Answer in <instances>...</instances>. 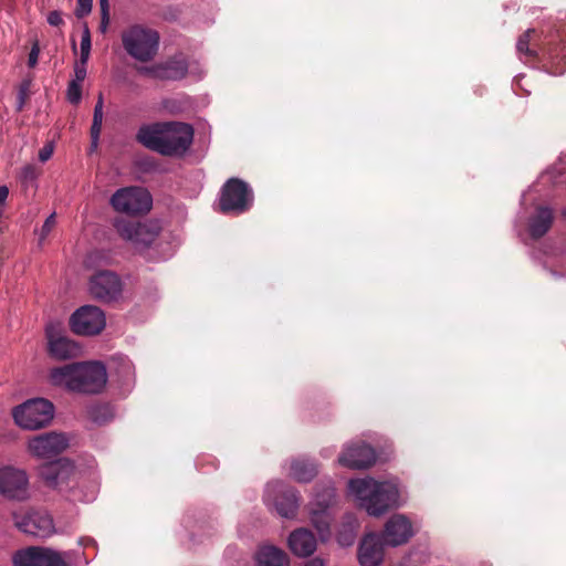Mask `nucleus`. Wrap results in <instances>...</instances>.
<instances>
[{
  "label": "nucleus",
  "instance_id": "nucleus-1",
  "mask_svg": "<svg viewBox=\"0 0 566 566\" xmlns=\"http://www.w3.org/2000/svg\"><path fill=\"white\" fill-rule=\"evenodd\" d=\"M348 493L360 507L375 517L403 504L399 483L395 479L384 481L373 478L353 479L348 482Z\"/></svg>",
  "mask_w": 566,
  "mask_h": 566
},
{
  "label": "nucleus",
  "instance_id": "nucleus-2",
  "mask_svg": "<svg viewBox=\"0 0 566 566\" xmlns=\"http://www.w3.org/2000/svg\"><path fill=\"white\" fill-rule=\"evenodd\" d=\"M136 139L161 155L180 157L192 144L193 128L181 122L154 123L142 126Z\"/></svg>",
  "mask_w": 566,
  "mask_h": 566
},
{
  "label": "nucleus",
  "instance_id": "nucleus-3",
  "mask_svg": "<svg viewBox=\"0 0 566 566\" xmlns=\"http://www.w3.org/2000/svg\"><path fill=\"white\" fill-rule=\"evenodd\" d=\"M122 43L129 56L139 61H151L159 46L158 33L143 25H132L122 33Z\"/></svg>",
  "mask_w": 566,
  "mask_h": 566
},
{
  "label": "nucleus",
  "instance_id": "nucleus-4",
  "mask_svg": "<svg viewBox=\"0 0 566 566\" xmlns=\"http://www.w3.org/2000/svg\"><path fill=\"white\" fill-rule=\"evenodd\" d=\"M15 423L25 430H39L52 421L54 406L44 398L30 399L12 411Z\"/></svg>",
  "mask_w": 566,
  "mask_h": 566
},
{
  "label": "nucleus",
  "instance_id": "nucleus-5",
  "mask_svg": "<svg viewBox=\"0 0 566 566\" xmlns=\"http://www.w3.org/2000/svg\"><path fill=\"white\" fill-rule=\"evenodd\" d=\"M334 504L335 491L334 488L328 485L322 491H317L307 506L310 521L322 542H326L331 537L332 507Z\"/></svg>",
  "mask_w": 566,
  "mask_h": 566
},
{
  "label": "nucleus",
  "instance_id": "nucleus-6",
  "mask_svg": "<svg viewBox=\"0 0 566 566\" xmlns=\"http://www.w3.org/2000/svg\"><path fill=\"white\" fill-rule=\"evenodd\" d=\"M111 206L115 211L125 214L146 213L151 209L150 193L142 187H125L111 197Z\"/></svg>",
  "mask_w": 566,
  "mask_h": 566
},
{
  "label": "nucleus",
  "instance_id": "nucleus-7",
  "mask_svg": "<svg viewBox=\"0 0 566 566\" xmlns=\"http://www.w3.org/2000/svg\"><path fill=\"white\" fill-rule=\"evenodd\" d=\"M114 226L120 238L130 242L137 250L149 247L160 231V227L156 221L133 222L119 218L116 219Z\"/></svg>",
  "mask_w": 566,
  "mask_h": 566
},
{
  "label": "nucleus",
  "instance_id": "nucleus-8",
  "mask_svg": "<svg viewBox=\"0 0 566 566\" xmlns=\"http://www.w3.org/2000/svg\"><path fill=\"white\" fill-rule=\"evenodd\" d=\"M252 200L250 187L240 179L231 178L222 188L220 210L241 213L250 208Z\"/></svg>",
  "mask_w": 566,
  "mask_h": 566
},
{
  "label": "nucleus",
  "instance_id": "nucleus-9",
  "mask_svg": "<svg viewBox=\"0 0 566 566\" xmlns=\"http://www.w3.org/2000/svg\"><path fill=\"white\" fill-rule=\"evenodd\" d=\"M418 532V526L405 514H392L385 523L382 537L385 544L390 547L406 545Z\"/></svg>",
  "mask_w": 566,
  "mask_h": 566
},
{
  "label": "nucleus",
  "instance_id": "nucleus-10",
  "mask_svg": "<svg viewBox=\"0 0 566 566\" xmlns=\"http://www.w3.org/2000/svg\"><path fill=\"white\" fill-rule=\"evenodd\" d=\"M90 294L105 303L116 301L123 291L119 276L111 271H99L91 276L88 282Z\"/></svg>",
  "mask_w": 566,
  "mask_h": 566
},
{
  "label": "nucleus",
  "instance_id": "nucleus-11",
  "mask_svg": "<svg viewBox=\"0 0 566 566\" xmlns=\"http://www.w3.org/2000/svg\"><path fill=\"white\" fill-rule=\"evenodd\" d=\"M106 325L104 312L97 306L85 305L71 317V327L78 335L99 334Z\"/></svg>",
  "mask_w": 566,
  "mask_h": 566
},
{
  "label": "nucleus",
  "instance_id": "nucleus-12",
  "mask_svg": "<svg viewBox=\"0 0 566 566\" xmlns=\"http://www.w3.org/2000/svg\"><path fill=\"white\" fill-rule=\"evenodd\" d=\"M78 392L98 394L107 382L106 368L98 361L77 363Z\"/></svg>",
  "mask_w": 566,
  "mask_h": 566
},
{
  "label": "nucleus",
  "instance_id": "nucleus-13",
  "mask_svg": "<svg viewBox=\"0 0 566 566\" xmlns=\"http://www.w3.org/2000/svg\"><path fill=\"white\" fill-rule=\"evenodd\" d=\"M69 447V439L64 433L48 432L35 436L28 441V451L35 458L50 459L59 455Z\"/></svg>",
  "mask_w": 566,
  "mask_h": 566
},
{
  "label": "nucleus",
  "instance_id": "nucleus-14",
  "mask_svg": "<svg viewBox=\"0 0 566 566\" xmlns=\"http://www.w3.org/2000/svg\"><path fill=\"white\" fill-rule=\"evenodd\" d=\"M14 525L23 533L48 537L54 533L52 517L46 512L29 511L13 514Z\"/></svg>",
  "mask_w": 566,
  "mask_h": 566
},
{
  "label": "nucleus",
  "instance_id": "nucleus-15",
  "mask_svg": "<svg viewBox=\"0 0 566 566\" xmlns=\"http://www.w3.org/2000/svg\"><path fill=\"white\" fill-rule=\"evenodd\" d=\"M29 479L24 470L11 467H0V494L12 500L27 497Z\"/></svg>",
  "mask_w": 566,
  "mask_h": 566
},
{
  "label": "nucleus",
  "instance_id": "nucleus-16",
  "mask_svg": "<svg viewBox=\"0 0 566 566\" xmlns=\"http://www.w3.org/2000/svg\"><path fill=\"white\" fill-rule=\"evenodd\" d=\"M12 562L14 566H67L59 553L42 547L18 551Z\"/></svg>",
  "mask_w": 566,
  "mask_h": 566
},
{
  "label": "nucleus",
  "instance_id": "nucleus-17",
  "mask_svg": "<svg viewBox=\"0 0 566 566\" xmlns=\"http://www.w3.org/2000/svg\"><path fill=\"white\" fill-rule=\"evenodd\" d=\"M39 475L50 488L63 490L76 476V472L71 461L61 459L41 465Z\"/></svg>",
  "mask_w": 566,
  "mask_h": 566
},
{
  "label": "nucleus",
  "instance_id": "nucleus-18",
  "mask_svg": "<svg viewBox=\"0 0 566 566\" xmlns=\"http://www.w3.org/2000/svg\"><path fill=\"white\" fill-rule=\"evenodd\" d=\"M49 354L57 360L76 358L81 354V347L69 337L61 335L53 326L46 328Z\"/></svg>",
  "mask_w": 566,
  "mask_h": 566
},
{
  "label": "nucleus",
  "instance_id": "nucleus-19",
  "mask_svg": "<svg viewBox=\"0 0 566 566\" xmlns=\"http://www.w3.org/2000/svg\"><path fill=\"white\" fill-rule=\"evenodd\" d=\"M385 546H387L377 533L365 535L358 547V562L361 566H379L384 560Z\"/></svg>",
  "mask_w": 566,
  "mask_h": 566
},
{
  "label": "nucleus",
  "instance_id": "nucleus-20",
  "mask_svg": "<svg viewBox=\"0 0 566 566\" xmlns=\"http://www.w3.org/2000/svg\"><path fill=\"white\" fill-rule=\"evenodd\" d=\"M376 461L375 451L365 443H353L345 447L338 462L350 469H364Z\"/></svg>",
  "mask_w": 566,
  "mask_h": 566
},
{
  "label": "nucleus",
  "instance_id": "nucleus-21",
  "mask_svg": "<svg viewBox=\"0 0 566 566\" xmlns=\"http://www.w3.org/2000/svg\"><path fill=\"white\" fill-rule=\"evenodd\" d=\"M283 485L280 482L269 483L265 489V501L268 503L273 501L277 513L286 518L294 517L300 505V500L294 491L284 492L280 501H274L272 497L276 492H282Z\"/></svg>",
  "mask_w": 566,
  "mask_h": 566
},
{
  "label": "nucleus",
  "instance_id": "nucleus-22",
  "mask_svg": "<svg viewBox=\"0 0 566 566\" xmlns=\"http://www.w3.org/2000/svg\"><path fill=\"white\" fill-rule=\"evenodd\" d=\"M290 551L297 557H308L317 549V539L308 528L294 530L287 537Z\"/></svg>",
  "mask_w": 566,
  "mask_h": 566
},
{
  "label": "nucleus",
  "instance_id": "nucleus-23",
  "mask_svg": "<svg viewBox=\"0 0 566 566\" xmlns=\"http://www.w3.org/2000/svg\"><path fill=\"white\" fill-rule=\"evenodd\" d=\"M77 369V363L51 368L48 374V381L53 387L78 392Z\"/></svg>",
  "mask_w": 566,
  "mask_h": 566
},
{
  "label": "nucleus",
  "instance_id": "nucleus-24",
  "mask_svg": "<svg viewBox=\"0 0 566 566\" xmlns=\"http://www.w3.org/2000/svg\"><path fill=\"white\" fill-rule=\"evenodd\" d=\"M255 560L259 566H290L289 555L273 545L261 546L255 554Z\"/></svg>",
  "mask_w": 566,
  "mask_h": 566
},
{
  "label": "nucleus",
  "instance_id": "nucleus-25",
  "mask_svg": "<svg viewBox=\"0 0 566 566\" xmlns=\"http://www.w3.org/2000/svg\"><path fill=\"white\" fill-rule=\"evenodd\" d=\"M553 222V212L549 208L539 207L536 210L535 216H533L530 220V233L533 238L543 237L548 229L551 228Z\"/></svg>",
  "mask_w": 566,
  "mask_h": 566
},
{
  "label": "nucleus",
  "instance_id": "nucleus-26",
  "mask_svg": "<svg viewBox=\"0 0 566 566\" xmlns=\"http://www.w3.org/2000/svg\"><path fill=\"white\" fill-rule=\"evenodd\" d=\"M316 473L317 470L315 464L308 460L297 459L291 464V475L298 482H308L316 475Z\"/></svg>",
  "mask_w": 566,
  "mask_h": 566
},
{
  "label": "nucleus",
  "instance_id": "nucleus-27",
  "mask_svg": "<svg viewBox=\"0 0 566 566\" xmlns=\"http://www.w3.org/2000/svg\"><path fill=\"white\" fill-rule=\"evenodd\" d=\"M357 521L352 518L337 534V543L343 546H352L356 538Z\"/></svg>",
  "mask_w": 566,
  "mask_h": 566
},
{
  "label": "nucleus",
  "instance_id": "nucleus-28",
  "mask_svg": "<svg viewBox=\"0 0 566 566\" xmlns=\"http://www.w3.org/2000/svg\"><path fill=\"white\" fill-rule=\"evenodd\" d=\"M187 70H188V66L185 61H174V62L168 63L163 69V74H160V76H163L165 78H170V80H179L186 75Z\"/></svg>",
  "mask_w": 566,
  "mask_h": 566
},
{
  "label": "nucleus",
  "instance_id": "nucleus-29",
  "mask_svg": "<svg viewBox=\"0 0 566 566\" xmlns=\"http://www.w3.org/2000/svg\"><path fill=\"white\" fill-rule=\"evenodd\" d=\"M91 32L87 24H84L82 38H81V60L83 63H87L91 53Z\"/></svg>",
  "mask_w": 566,
  "mask_h": 566
},
{
  "label": "nucleus",
  "instance_id": "nucleus-30",
  "mask_svg": "<svg viewBox=\"0 0 566 566\" xmlns=\"http://www.w3.org/2000/svg\"><path fill=\"white\" fill-rule=\"evenodd\" d=\"M533 33H534V30L528 29L525 33H523L518 38L517 43H516V49L520 54H525V55H530V56L534 55V52L528 48V43H530V40H531V36Z\"/></svg>",
  "mask_w": 566,
  "mask_h": 566
},
{
  "label": "nucleus",
  "instance_id": "nucleus-31",
  "mask_svg": "<svg viewBox=\"0 0 566 566\" xmlns=\"http://www.w3.org/2000/svg\"><path fill=\"white\" fill-rule=\"evenodd\" d=\"M81 96H82L81 84L77 82L71 81V83L69 84V87H67V99L72 104H77L81 101Z\"/></svg>",
  "mask_w": 566,
  "mask_h": 566
},
{
  "label": "nucleus",
  "instance_id": "nucleus-32",
  "mask_svg": "<svg viewBox=\"0 0 566 566\" xmlns=\"http://www.w3.org/2000/svg\"><path fill=\"white\" fill-rule=\"evenodd\" d=\"M55 227V214H50L44 221L40 232H39V242L42 243L46 237L50 234L52 229Z\"/></svg>",
  "mask_w": 566,
  "mask_h": 566
},
{
  "label": "nucleus",
  "instance_id": "nucleus-33",
  "mask_svg": "<svg viewBox=\"0 0 566 566\" xmlns=\"http://www.w3.org/2000/svg\"><path fill=\"white\" fill-rule=\"evenodd\" d=\"M93 0H77L75 14L77 18L87 15L92 10Z\"/></svg>",
  "mask_w": 566,
  "mask_h": 566
},
{
  "label": "nucleus",
  "instance_id": "nucleus-34",
  "mask_svg": "<svg viewBox=\"0 0 566 566\" xmlns=\"http://www.w3.org/2000/svg\"><path fill=\"white\" fill-rule=\"evenodd\" d=\"M74 80L72 82L82 83L85 80L86 76V63H83V61L80 59L78 62H76L74 66Z\"/></svg>",
  "mask_w": 566,
  "mask_h": 566
},
{
  "label": "nucleus",
  "instance_id": "nucleus-35",
  "mask_svg": "<svg viewBox=\"0 0 566 566\" xmlns=\"http://www.w3.org/2000/svg\"><path fill=\"white\" fill-rule=\"evenodd\" d=\"M38 176H39V171H38L36 167L33 165H28V166L23 167L21 170V178L24 181H33L38 178Z\"/></svg>",
  "mask_w": 566,
  "mask_h": 566
},
{
  "label": "nucleus",
  "instance_id": "nucleus-36",
  "mask_svg": "<svg viewBox=\"0 0 566 566\" xmlns=\"http://www.w3.org/2000/svg\"><path fill=\"white\" fill-rule=\"evenodd\" d=\"M39 54H40L39 43L34 42L32 48H31V51L29 53V59H28V65L30 67H34L36 65L38 59H39Z\"/></svg>",
  "mask_w": 566,
  "mask_h": 566
},
{
  "label": "nucleus",
  "instance_id": "nucleus-37",
  "mask_svg": "<svg viewBox=\"0 0 566 566\" xmlns=\"http://www.w3.org/2000/svg\"><path fill=\"white\" fill-rule=\"evenodd\" d=\"M53 151H54L53 144L49 143V144L44 145L39 151L40 161L45 163L46 160H49L51 158V156L53 155Z\"/></svg>",
  "mask_w": 566,
  "mask_h": 566
},
{
  "label": "nucleus",
  "instance_id": "nucleus-38",
  "mask_svg": "<svg viewBox=\"0 0 566 566\" xmlns=\"http://www.w3.org/2000/svg\"><path fill=\"white\" fill-rule=\"evenodd\" d=\"M103 105H104L103 96H102V94H99L97 103L94 107V115H93L94 122H103Z\"/></svg>",
  "mask_w": 566,
  "mask_h": 566
},
{
  "label": "nucleus",
  "instance_id": "nucleus-39",
  "mask_svg": "<svg viewBox=\"0 0 566 566\" xmlns=\"http://www.w3.org/2000/svg\"><path fill=\"white\" fill-rule=\"evenodd\" d=\"M97 484L94 483L91 488H90V491L84 494L83 496H76L74 495V500H77V501H82V502H91L95 499L96 494H97Z\"/></svg>",
  "mask_w": 566,
  "mask_h": 566
},
{
  "label": "nucleus",
  "instance_id": "nucleus-40",
  "mask_svg": "<svg viewBox=\"0 0 566 566\" xmlns=\"http://www.w3.org/2000/svg\"><path fill=\"white\" fill-rule=\"evenodd\" d=\"M102 123L103 122H94L93 120V124L91 127V135H92V140H93L94 147L97 145V140H98L101 129H102Z\"/></svg>",
  "mask_w": 566,
  "mask_h": 566
},
{
  "label": "nucleus",
  "instance_id": "nucleus-41",
  "mask_svg": "<svg viewBox=\"0 0 566 566\" xmlns=\"http://www.w3.org/2000/svg\"><path fill=\"white\" fill-rule=\"evenodd\" d=\"M48 23L53 27H59L63 23L62 15L59 11H52L48 14Z\"/></svg>",
  "mask_w": 566,
  "mask_h": 566
},
{
  "label": "nucleus",
  "instance_id": "nucleus-42",
  "mask_svg": "<svg viewBox=\"0 0 566 566\" xmlns=\"http://www.w3.org/2000/svg\"><path fill=\"white\" fill-rule=\"evenodd\" d=\"M109 25V12H101L99 31L105 33Z\"/></svg>",
  "mask_w": 566,
  "mask_h": 566
},
{
  "label": "nucleus",
  "instance_id": "nucleus-43",
  "mask_svg": "<svg viewBox=\"0 0 566 566\" xmlns=\"http://www.w3.org/2000/svg\"><path fill=\"white\" fill-rule=\"evenodd\" d=\"M9 189L7 186H0V208L3 209V206L8 199Z\"/></svg>",
  "mask_w": 566,
  "mask_h": 566
},
{
  "label": "nucleus",
  "instance_id": "nucleus-44",
  "mask_svg": "<svg viewBox=\"0 0 566 566\" xmlns=\"http://www.w3.org/2000/svg\"><path fill=\"white\" fill-rule=\"evenodd\" d=\"M303 566H326V562L321 557H314L307 560Z\"/></svg>",
  "mask_w": 566,
  "mask_h": 566
},
{
  "label": "nucleus",
  "instance_id": "nucleus-45",
  "mask_svg": "<svg viewBox=\"0 0 566 566\" xmlns=\"http://www.w3.org/2000/svg\"><path fill=\"white\" fill-rule=\"evenodd\" d=\"M101 12H109L108 0H99Z\"/></svg>",
  "mask_w": 566,
  "mask_h": 566
},
{
  "label": "nucleus",
  "instance_id": "nucleus-46",
  "mask_svg": "<svg viewBox=\"0 0 566 566\" xmlns=\"http://www.w3.org/2000/svg\"><path fill=\"white\" fill-rule=\"evenodd\" d=\"M139 72H140V73L150 74V73H154V72H155V70H153V69H147V67H143V69H139Z\"/></svg>",
  "mask_w": 566,
  "mask_h": 566
}]
</instances>
